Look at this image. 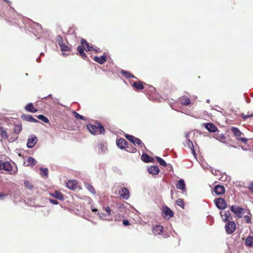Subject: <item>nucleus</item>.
<instances>
[{"label": "nucleus", "instance_id": "6", "mask_svg": "<svg viewBox=\"0 0 253 253\" xmlns=\"http://www.w3.org/2000/svg\"><path fill=\"white\" fill-rule=\"evenodd\" d=\"M119 193L121 197L124 199L127 200L129 197V192L126 187H122L121 190H119Z\"/></svg>", "mask_w": 253, "mask_h": 253}, {"label": "nucleus", "instance_id": "54", "mask_svg": "<svg viewBox=\"0 0 253 253\" xmlns=\"http://www.w3.org/2000/svg\"><path fill=\"white\" fill-rule=\"evenodd\" d=\"M249 188L251 190V191H253V182L251 183L249 187Z\"/></svg>", "mask_w": 253, "mask_h": 253}, {"label": "nucleus", "instance_id": "28", "mask_svg": "<svg viewBox=\"0 0 253 253\" xmlns=\"http://www.w3.org/2000/svg\"><path fill=\"white\" fill-rule=\"evenodd\" d=\"M213 192L217 195L221 194V185L217 184L215 186Z\"/></svg>", "mask_w": 253, "mask_h": 253}, {"label": "nucleus", "instance_id": "32", "mask_svg": "<svg viewBox=\"0 0 253 253\" xmlns=\"http://www.w3.org/2000/svg\"><path fill=\"white\" fill-rule=\"evenodd\" d=\"M27 162L29 164L27 166L31 165V166H34L36 164L37 161L33 157H29L28 158Z\"/></svg>", "mask_w": 253, "mask_h": 253}, {"label": "nucleus", "instance_id": "15", "mask_svg": "<svg viewBox=\"0 0 253 253\" xmlns=\"http://www.w3.org/2000/svg\"><path fill=\"white\" fill-rule=\"evenodd\" d=\"M81 44H82L83 46H84V48L85 51H88L93 50V46H90L85 39H82L81 40Z\"/></svg>", "mask_w": 253, "mask_h": 253}, {"label": "nucleus", "instance_id": "34", "mask_svg": "<svg viewBox=\"0 0 253 253\" xmlns=\"http://www.w3.org/2000/svg\"><path fill=\"white\" fill-rule=\"evenodd\" d=\"M216 206L219 209H221V198L215 199L214 200Z\"/></svg>", "mask_w": 253, "mask_h": 253}, {"label": "nucleus", "instance_id": "3", "mask_svg": "<svg viewBox=\"0 0 253 253\" xmlns=\"http://www.w3.org/2000/svg\"><path fill=\"white\" fill-rule=\"evenodd\" d=\"M225 229L227 234H231L236 229V224L233 221L226 222L225 225Z\"/></svg>", "mask_w": 253, "mask_h": 253}, {"label": "nucleus", "instance_id": "1", "mask_svg": "<svg viewBox=\"0 0 253 253\" xmlns=\"http://www.w3.org/2000/svg\"><path fill=\"white\" fill-rule=\"evenodd\" d=\"M86 127L91 134L94 135L105 133V129L100 123L95 122L94 124H88L86 126Z\"/></svg>", "mask_w": 253, "mask_h": 253}, {"label": "nucleus", "instance_id": "16", "mask_svg": "<svg viewBox=\"0 0 253 253\" xmlns=\"http://www.w3.org/2000/svg\"><path fill=\"white\" fill-rule=\"evenodd\" d=\"M50 196L59 200H64L63 194L59 191H55L53 193L50 194Z\"/></svg>", "mask_w": 253, "mask_h": 253}, {"label": "nucleus", "instance_id": "2", "mask_svg": "<svg viewBox=\"0 0 253 253\" xmlns=\"http://www.w3.org/2000/svg\"><path fill=\"white\" fill-rule=\"evenodd\" d=\"M125 137L133 144H137L140 145L141 148L144 147V148H146L144 144L142 142L141 140L139 138H136L133 135L128 134H125Z\"/></svg>", "mask_w": 253, "mask_h": 253}, {"label": "nucleus", "instance_id": "55", "mask_svg": "<svg viewBox=\"0 0 253 253\" xmlns=\"http://www.w3.org/2000/svg\"><path fill=\"white\" fill-rule=\"evenodd\" d=\"M93 51H94L95 52H100V49L99 48H96V49H94L93 47Z\"/></svg>", "mask_w": 253, "mask_h": 253}, {"label": "nucleus", "instance_id": "52", "mask_svg": "<svg viewBox=\"0 0 253 253\" xmlns=\"http://www.w3.org/2000/svg\"><path fill=\"white\" fill-rule=\"evenodd\" d=\"M212 172V173H213L214 175H218V174H220V171L219 170H214V172Z\"/></svg>", "mask_w": 253, "mask_h": 253}, {"label": "nucleus", "instance_id": "31", "mask_svg": "<svg viewBox=\"0 0 253 253\" xmlns=\"http://www.w3.org/2000/svg\"><path fill=\"white\" fill-rule=\"evenodd\" d=\"M245 243L249 247H253V237H248L246 240Z\"/></svg>", "mask_w": 253, "mask_h": 253}, {"label": "nucleus", "instance_id": "20", "mask_svg": "<svg viewBox=\"0 0 253 253\" xmlns=\"http://www.w3.org/2000/svg\"><path fill=\"white\" fill-rule=\"evenodd\" d=\"M164 227L160 225H157L153 228V232L155 235H160L162 234Z\"/></svg>", "mask_w": 253, "mask_h": 253}, {"label": "nucleus", "instance_id": "46", "mask_svg": "<svg viewBox=\"0 0 253 253\" xmlns=\"http://www.w3.org/2000/svg\"><path fill=\"white\" fill-rule=\"evenodd\" d=\"M238 139L245 143L248 141V139L246 138L240 137Z\"/></svg>", "mask_w": 253, "mask_h": 253}, {"label": "nucleus", "instance_id": "58", "mask_svg": "<svg viewBox=\"0 0 253 253\" xmlns=\"http://www.w3.org/2000/svg\"><path fill=\"white\" fill-rule=\"evenodd\" d=\"M137 149L136 148H133V150L131 151V152L134 153L136 152Z\"/></svg>", "mask_w": 253, "mask_h": 253}, {"label": "nucleus", "instance_id": "47", "mask_svg": "<svg viewBox=\"0 0 253 253\" xmlns=\"http://www.w3.org/2000/svg\"><path fill=\"white\" fill-rule=\"evenodd\" d=\"M227 204L226 202L222 199V210L226 208Z\"/></svg>", "mask_w": 253, "mask_h": 253}, {"label": "nucleus", "instance_id": "17", "mask_svg": "<svg viewBox=\"0 0 253 253\" xmlns=\"http://www.w3.org/2000/svg\"><path fill=\"white\" fill-rule=\"evenodd\" d=\"M176 187L183 191H185V184L183 179L179 180L176 184Z\"/></svg>", "mask_w": 253, "mask_h": 253}, {"label": "nucleus", "instance_id": "11", "mask_svg": "<svg viewBox=\"0 0 253 253\" xmlns=\"http://www.w3.org/2000/svg\"><path fill=\"white\" fill-rule=\"evenodd\" d=\"M145 84H146L145 83L139 81L133 82L132 86L135 90H142L144 88V85Z\"/></svg>", "mask_w": 253, "mask_h": 253}, {"label": "nucleus", "instance_id": "27", "mask_svg": "<svg viewBox=\"0 0 253 253\" xmlns=\"http://www.w3.org/2000/svg\"><path fill=\"white\" fill-rule=\"evenodd\" d=\"M231 131L234 135L237 137H240L243 134L242 132L237 127H232Z\"/></svg>", "mask_w": 253, "mask_h": 253}, {"label": "nucleus", "instance_id": "40", "mask_svg": "<svg viewBox=\"0 0 253 253\" xmlns=\"http://www.w3.org/2000/svg\"><path fill=\"white\" fill-rule=\"evenodd\" d=\"M86 188L87 189L90 191L91 193L95 194V191L94 189L93 188V186L90 184H87L86 185Z\"/></svg>", "mask_w": 253, "mask_h": 253}, {"label": "nucleus", "instance_id": "53", "mask_svg": "<svg viewBox=\"0 0 253 253\" xmlns=\"http://www.w3.org/2000/svg\"><path fill=\"white\" fill-rule=\"evenodd\" d=\"M3 162L1 160H0V170H2V165H3Z\"/></svg>", "mask_w": 253, "mask_h": 253}, {"label": "nucleus", "instance_id": "36", "mask_svg": "<svg viewBox=\"0 0 253 253\" xmlns=\"http://www.w3.org/2000/svg\"><path fill=\"white\" fill-rule=\"evenodd\" d=\"M156 159L160 165L164 167H166L167 166V163L161 158L159 157H156Z\"/></svg>", "mask_w": 253, "mask_h": 253}, {"label": "nucleus", "instance_id": "26", "mask_svg": "<svg viewBox=\"0 0 253 253\" xmlns=\"http://www.w3.org/2000/svg\"><path fill=\"white\" fill-rule=\"evenodd\" d=\"M2 169L5 171L9 172L12 170V166L9 162H4Z\"/></svg>", "mask_w": 253, "mask_h": 253}, {"label": "nucleus", "instance_id": "14", "mask_svg": "<svg viewBox=\"0 0 253 253\" xmlns=\"http://www.w3.org/2000/svg\"><path fill=\"white\" fill-rule=\"evenodd\" d=\"M179 101L180 103L184 106H188L190 104V100L188 97L183 95L179 98Z\"/></svg>", "mask_w": 253, "mask_h": 253}, {"label": "nucleus", "instance_id": "56", "mask_svg": "<svg viewBox=\"0 0 253 253\" xmlns=\"http://www.w3.org/2000/svg\"><path fill=\"white\" fill-rule=\"evenodd\" d=\"M91 210H92V211L93 212H95V211H97V209L95 208H93L92 207H91Z\"/></svg>", "mask_w": 253, "mask_h": 253}, {"label": "nucleus", "instance_id": "5", "mask_svg": "<svg viewBox=\"0 0 253 253\" xmlns=\"http://www.w3.org/2000/svg\"><path fill=\"white\" fill-rule=\"evenodd\" d=\"M230 210L239 218L242 217L244 213L243 208L236 206H232L230 208Z\"/></svg>", "mask_w": 253, "mask_h": 253}, {"label": "nucleus", "instance_id": "37", "mask_svg": "<svg viewBox=\"0 0 253 253\" xmlns=\"http://www.w3.org/2000/svg\"><path fill=\"white\" fill-rule=\"evenodd\" d=\"M73 114H74L75 117L77 120H85V119L84 118V116L80 115L79 113L76 112L75 111H73L72 112Z\"/></svg>", "mask_w": 253, "mask_h": 253}, {"label": "nucleus", "instance_id": "41", "mask_svg": "<svg viewBox=\"0 0 253 253\" xmlns=\"http://www.w3.org/2000/svg\"><path fill=\"white\" fill-rule=\"evenodd\" d=\"M252 116H253V114H249V112H248V115H244L243 114H242V119L243 120H245L247 118H250V117H252Z\"/></svg>", "mask_w": 253, "mask_h": 253}, {"label": "nucleus", "instance_id": "60", "mask_svg": "<svg viewBox=\"0 0 253 253\" xmlns=\"http://www.w3.org/2000/svg\"><path fill=\"white\" fill-rule=\"evenodd\" d=\"M219 214L221 216V211L219 212Z\"/></svg>", "mask_w": 253, "mask_h": 253}, {"label": "nucleus", "instance_id": "29", "mask_svg": "<svg viewBox=\"0 0 253 253\" xmlns=\"http://www.w3.org/2000/svg\"><path fill=\"white\" fill-rule=\"evenodd\" d=\"M0 136L3 139H7L8 138V136L7 135V132L5 130V129L2 127H0Z\"/></svg>", "mask_w": 253, "mask_h": 253}, {"label": "nucleus", "instance_id": "39", "mask_svg": "<svg viewBox=\"0 0 253 253\" xmlns=\"http://www.w3.org/2000/svg\"><path fill=\"white\" fill-rule=\"evenodd\" d=\"M37 118L39 119L42 120L44 123H48L49 122V120L48 119V118L45 117V116H44L42 115H39L37 116Z\"/></svg>", "mask_w": 253, "mask_h": 253}, {"label": "nucleus", "instance_id": "50", "mask_svg": "<svg viewBox=\"0 0 253 253\" xmlns=\"http://www.w3.org/2000/svg\"><path fill=\"white\" fill-rule=\"evenodd\" d=\"M98 215L99 216L100 218L103 219L104 217H105V214L103 213H98Z\"/></svg>", "mask_w": 253, "mask_h": 253}, {"label": "nucleus", "instance_id": "9", "mask_svg": "<svg viewBox=\"0 0 253 253\" xmlns=\"http://www.w3.org/2000/svg\"><path fill=\"white\" fill-rule=\"evenodd\" d=\"M78 182L76 180H70L66 183V186L69 189L74 190L78 186Z\"/></svg>", "mask_w": 253, "mask_h": 253}, {"label": "nucleus", "instance_id": "19", "mask_svg": "<svg viewBox=\"0 0 253 253\" xmlns=\"http://www.w3.org/2000/svg\"><path fill=\"white\" fill-rule=\"evenodd\" d=\"M148 171L152 174H157L160 171V169L158 166H151L148 168Z\"/></svg>", "mask_w": 253, "mask_h": 253}, {"label": "nucleus", "instance_id": "12", "mask_svg": "<svg viewBox=\"0 0 253 253\" xmlns=\"http://www.w3.org/2000/svg\"><path fill=\"white\" fill-rule=\"evenodd\" d=\"M174 215L173 212L168 207L166 206L163 208V216L166 217L169 216V218L172 217Z\"/></svg>", "mask_w": 253, "mask_h": 253}, {"label": "nucleus", "instance_id": "8", "mask_svg": "<svg viewBox=\"0 0 253 253\" xmlns=\"http://www.w3.org/2000/svg\"><path fill=\"white\" fill-rule=\"evenodd\" d=\"M116 143L117 146L122 149L128 148L127 146V142L124 138H119L117 140Z\"/></svg>", "mask_w": 253, "mask_h": 253}, {"label": "nucleus", "instance_id": "43", "mask_svg": "<svg viewBox=\"0 0 253 253\" xmlns=\"http://www.w3.org/2000/svg\"><path fill=\"white\" fill-rule=\"evenodd\" d=\"M40 169L43 172L44 175H47L48 174L47 169Z\"/></svg>", "mask_w": 253, "mask_h": 253}, {"label": "nucleus", "instance_id": "48", "mask_svg": "<svg viewBox=\"0 0 253 253\" xmlns=\"http://www.w3.org/2000/svg\"><path fill=\"white\" fill-rule=\"evenodd\" d=\"M224 176L226 177L225 178V181H226V180L228 181V180H230V177H227V175L226 174V173H222V179L224 178Z\"/></svg>", "mask_w": 253, "mask_h": 253}, {"label": "nucleus", "instance_id": "4", "mask_svg": "<svg viewBox=\"0 0 253 253\" xmlns=\"http://www.w3.org/2000/svg\"><path fill=\"white\" fill-rule=\"evenodd\" d=\"M22 126L21 125H17L14 126L13 129V136L11 137L9 141L10 142H13L16 140L18 137V134L22 131Z\"/></svg>", "mask_w": 253, "mask_h": 253}, {"label": "nucleus", "instance_id": "30", "mask_svg": "<svg viewBox=\"0 0 253 253\" xmlns=\"http://www.w3.org/2000/svg\"><path fill=\"white\" fill-rule=\"evenodd\" d=\"M186 143L187 145L191 149L193 154L195 156L196 154L195 150H194V145L192 142L189 139H188Z\"/></svg>", "mask_w": 253, "mask_h": 253}, {"label": "nucleus", "instance_id": "44", "mask_svg": "<svg viewBox=\"0 0 253 253\" xmlns=\"http://www.w3.org/2000/svg\"><path fill=\"white\" fill-rule=\"evenodd\" d=\"M49 202L50 203L53 204V205H58V202L57 201V200H52V199H50L49 200Z\"/></svg>", "mask_w": 253, "mask_h": 253}, {"label": "nucleus", "instance_id": "23", "mask_svg": "<svg viewBox=\"0 0 253 253\" xmlns=\"http://www.w3.org/2000/svg\"><path fill=\"white\" fill-rule=\"evenodd\" d=\"M141 160L146 163L153 162L154 159L152 157H150L147 154H143L141 156Z\"/></svg>", "mask_w": 253, "mask_h": 253}, {"label": "nucleus", "instance_id": "57", "mask_svg": "<svg viewBox=\"0 0 253 253\" xmlns=\"http://www.w3.org/2000/svg\"><path fill=\"white\" fill-rule=\"evenodd\" d=\"M4 2H5L6 3H7L8 5H10L11 3V2L8 0H3Z\"/></svg>", "mask_w": 253, "mask_h": 253}, {"label": "nucleus", "instance_id": "49", "mask_svg": "<svg viewBox=\"0 0 253 253\" xmlns=\"http://www.w3.org/2000/svg\"><path fill=\"white\" fill-rule=\"evenodd\" d=\"M123 224L125 226L128 225L129 224V221L127 220H123Z\"/></svg>", "mask_w": 253, "mask_h": 253}, {"label": "nucleus", "instance_id": "7", "mask_svg": "<svg viewBox=\"0 0 253 253\" xmlns=\"http://www.w3.org/2000/svg\"><path fill=\"white\" fill-rule=\"evenodd\" d=\"M38 141L37 137L34 135H31L28 138L27 143V146L29 148H32L34 146Z\"/></svg>", "mask_w": 253, "mask_h": 253}, {"label": "nucleus", "instance_id": "51", "mask_svg": "<svg viewBox=\"0 0 253 253\" xmlns=\"http://www.w3.org/2000/svg\"><path fill=\"white\" fill-rule=\"evenodd\" d=\"M6 196H7L6 194H4L3 193H0V199H2Z\"/></svg>", "mask_w": 253, "mask_h": 253}, {"label": "nucleus", "instance_id": "59", "mask_svg": "<svg viewBox=\"0 0 253 253\" xmlns=\"http://www.w3.org/2000/svg\"><path fill=\"white\" fill-rule=\"evenodd\" d=\"M225 189L224 187H223V186H222V194L225 193Z\"/></svg>", "mask_w": 253, "mask_h": 253}, {"label": "nucleus", "instance_id": "24", "mask_svg": "<svg viewBox=\"0 0 253 253\" xmlns=\"http://www.w3.org/2000/svg\"><path fill=\"white\" fill-rule=\"evenodd\" d=\"M25 110L27 112H29L31 113H35L37 111V109H36L34 106L33 104L32 103H29L25 107Z\"/></svg>", "mask_w": 253, "mask_h": 253}, {"label": "nucleus", "instance_id": "42", "mask_svg": "<svg viewBox=\"0 0 253 253\" xmlns=\"http://www.w3.org/2000/svg\"><path fill=\"white\" fill-rule=\"evenodd\" d=\"M245 219H246V222L248 223H251V217L249 215H245L244 216Z\"/></svg>", "mask_w": 253, "mask_h": 253}, {"label": "nucleus", "instance_id": "38", "mask_svg": "<svg viewBox=\"0 0 253 253\" xmlns=\"http://www.w3.org/2000/svg\"><path fill=\"white\" fill-rule=\"evenodd\" d=\"M176 204L183 209L184 208L185 204L183 199L181 198L178 199L176 201Z\"/></svg>", "mask_w": 253, "mask_h": 253}, {"label": "nucleus", "instance_id": "22", "mask_svg": "<svg viewBox=\"0 0 253 253\" xmlns=\"http://www.w3.org/2000/svg\"><path fill=\"white\" fill-rule=\"evenodd\" d=\"M84 46H83L82 44L81 45H79L77 47V51L80 55L83 58L85 59L87 57L86 54L84 52Z\"/></svg>", "mask_w": 253, "mask_h": 253}, {"label": "nucleus", "instance_id": "21", "mask_svg": "<svg viewBox=\"0 0 253 253\" xmlns=\"http://www.w3.org/2000/svg\"><path fill=\"white\" fill-rule=\"evenodd\" d=\"M94 60L100 64H103L107 60V57L105 55H102L100 57L95 56Z\"/></svg>", "mask_w": 253, "mask_h": 253}, {"label": "nucleus", "instance_id": "45", "mask_svg": "<svg viewBox=\"0 0 253 253\" xmlns=\"http://www.w3.org/2000/svg\"><path fill=\"white\" fill-rule=\"evenodd\" d=\"M105 211H106V212H107L108 213V215H111V209H110V208L109 207H107L106 208H105Z\"/></svg>", "mask_w": 253, "mask_h": 253}, {"label": "nucleus", "instance_id": "25", "mask_svg": "<svg viewBox=\"0 0 253 253\" xmlns=\"http://www.w3.org/2000/svg\"><path fill=\"white\" fill-rule=\"evenodd\" d=\"M121 73L126 79H130V78H136V77L132 75L130 72L128 71H124L123 70H122L121 71Z\"/></svg>", "mask_w": 253, "mask_h": 253}, {"label": "nucleus", "instance_id": "35", "mask_svg": "<svg viewBox=\"0 0 253 253\" xmlns=\"http://www.w3.org/2000/svg\"><path fill=\"white\" fill-rule=\"evenodd\" d=\"M24 185L25 186L30 189V190H31L33 188H34V186L32 184V183H31L29 180H25L24 181Z\"/></svg>", "mask_w": 253, "mask_h": 253}, {"label": "nucleus", "instance_id": "13", "mask_svg": "<svg viewBox=\"0 0 253 253\" xmlns=\"http://www.w3.org/2000/svg\"><path fill=\"white\" fill-rule=\"evenodd\" d=\"M21 118L24 121L30 122L38 123V121L34 118L31 115L23 114L21 116Z\"/></svg>", "mask_w": 253, "mask_h": 253}, {"label": "nucleus", "instance_id": "10", "mask_svg": "<svg viewBox=\"0 0 253 253\" xmlns=\"http://www.w3.org/2000/svg\"><path fill=\"white\" fill-rule=\"evenodd\" d=\"M59 37H60L61 40H60V41H59L58 45H59V46L60 47L61 50L62 51H70L71 50V47L69 46L64 44L63 43L62 38L61 36H60Z\"/></svg>", "mask_w": 253, "mask_h": 253}, {"label": "nucleus", "instance_id": "33", "mask_svg": "<svg viewBox=\"0 0 253 253\" xmlns=\"http://www.w3.org/2000/svg\"><path fill=\"white\" fill-rule=\"evenodd\" d=\"M224 216H225V219H224V221L226 222L231 221L233 219V218L231 216L229 212H225V213L224 214Z\"/></svg>", "mask_w": 253, "mask_h": 253}, {"label": "nucleus", "instance_id": "18", "mask_svg": "<svg viewBox=\"0 0 253 253\" xmlns=\"http://www.w3.org/2000/svg\"><path fill=\"white\" fill-rule=\"evenodd\" d=\"M205 127L210 132H216L217 130V127L212 123H207L204 125Z\"/></svg>", "mask_w": 253, "mask_h": 253}]
</instances>
